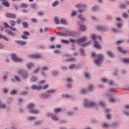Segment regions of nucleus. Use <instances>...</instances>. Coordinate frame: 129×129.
Wrapping results in <instances>:
<instances>
[{
  "instance_id": "f257e3e1",
  "label": "nucleus",
  "mask_w": 129,
  "mask_h": 129,
  "mask_svg": "<svg viewBox=\"0 0 129 129\" xmlns=\"http://www.w3.org/2000/svg\"><path fill=\"white\" fill-rule=\"evenodd\" d=\"M49 87V85H45L42 87L41 86H36L35 85H33L31 87V89H33V90H35L36 89V90H41L42 88L43 89H47Z\"/></svg>"
},
{
  "instance_id": "f03ea898",
  "label": "nucleus",
  "mask_w": 129,
  "mask_h": 129,
  "mask_svg": "<svg viewBox=\"0 0 129 129\" xmlns=\"http://www.w3.org/2000/svg\"><path fill=\"white\" fill-rule=\"evenodd\" d=\"M35 107V105L34 104H29L27 105V108L30 109V113H33L37 114V113H39V111L37 110H33V109Z\"/></svg>"
},
{
  "instance_id": "7ed1b4c3",
  "label": "nucleus",
  "mask_w": 129,
  "mask_h": 129,
  "mask_svg": "<svg viewBox=\"0 0 129 129\" xmlns=\"http://www.w3.org/2000/svg\"><path fill=\"white\" fill-rule=\"evenodd\" d=\"M55 91L53 90H48L47 91V94H43L40 95V98H42V99L44 98H47L49 96H51V92H54Z\"/></svg>"
},
{
  "instance_id": "20e7f679",
  "label": "nucleus",
  "mask_w": 129,
  "mask_h": 129,
  "mask_svg": "<svg viewBox=\"0 0 129 129\" xmlns=\"http://www.w3.org/2000/svg\"><path fill=\"white\" fill-rule=\"evenodd\" d=\"M98 59H96L95 62L97 64H101L103 61V56L102 55H98L97 56Z\"/></svg>"
},
{
  "instance_id": "39448f33",
  "label": "nucleus",
  "mask_w": 129,
  "mask_h": 129,
  "mask_svg": "<svg viewBox=\"0 0 129 129\" xmlns=\"http://www.w3.org/2000/svg\"><path fill=\"white\" fill-rule=\"evenodd\" d=\"M85 106L86 107H93V106H96V104L93 102H89L88 101L85 102Z\"/></svg>"
},
{
  "instance_id": "423d86ee",
  "label": "nucleus",
  "mask_w": 129,
  "mask_h": 129,
  "mask_svg": "<svg viewBox=\"0 0 129 129\" xmlns=\"http://www.w3.org/2000/svg\"><path fill=\"white\" fill-rule=\"evenodd\" d=\"M77 8H79V13H82L84 9L87 8V6L81 4H78L76 6Z\"/></svg>"
},
{
  "instance_id": "0eeeda50",
  "label": "nucleus",
  "mask_w": 129,
  "mask_h": 129,
  "mask_svg": "<svg viewBox=\"0 0 129 129\" xmlns=\"http://www.w3.org/2000/svg\"><path fill=\"white\" fill-rule=\"evenodd\" d=\"M11 59L13 60V62H22V61H23V59L17 57L15 54L11 55Z\"/></svg>"
},
{
  "instance_id": "6e6552de",
  "label": "nucleus",
  "mask_w": 129,
  "mask_h": 129,
  "mask_svg": "<svg viewBox=\"0 0 129 129\" xmlns=\"http://www.w3.org/2000/svg\"><path fill=\"white\" fill-rule=\"evenodd\" d=\"M41 56L40 54H30L28 55V58L30 59H40Z\"/></svg>"
},
{
  "instance_id": "1a4fd4ad",
  "label": "nucleus",
  "mask_w": 129,
  "mask_h": 129,
  "mask_svg": "<svg viewBox=\"0 0 129 129\" xmlns=\"http://www.w3.org/2000/svg\"><path fill=\"white\" fill-rule=\"evenodd\" d=\"M48 116H51V119L54 121H58L59 120V118L53 114H48Z\"/></svg>"
},
{
  "instance_id": "9d476101",
  "label": "nucleus",
  "mask_w": 129,
  "mask_h": 129,
  "mask_svg": "<svg viewBox=\"0 0 129 129\" xmlns=\"http://www.w3.org/2000/svg\"><path fill=\"white\" fill-rule=\"evenodd\" d=\"M7 18H10L11 19H16L17 15L13 13H6Z\"/></svg>"
},
{
  "instance_id": "9b49d317",
  "label": "nucleus",
  "mask_w": 129,
  "mask_h": 129,
  "mask_svg": "<svg viewBox=\"0 0 129 129\" xmlns=\"http://www.w3.org/2000/svg\"><path fill=\"white\" fill-rule=\"evenodd\" d=\"M66 36H72V37H74V36H75V32H73V31H70L69 30H66V33H65Z\"/></svg>"
},
{
  "instance_id": "f8f14e48",
  "label": "nucleus",
  "mask_w": 129,
  "mask_h": 129,
  "mask_svg": "<svg viewBox=\"0 0 129 129\" xmlns=\"http://www.w3.org/2000/svg\"><path fill=\"white\" fill-rule=\"evenodd\" d=\"M18 73H19V74H22V75L24 78H26V77H28V74L22 70H19L18 71Z\"/></svg>"
},
{
  "instance_id": "ddd939ff",
  "label": "nucleus",
  "mask_w": 129,
  "mask_h": 129,
  "mask_svg": "<svg viewBox=\"0 0 129 129\" xmlns=\"http://www.w3.org/2000/svg\"><path fill=\"white\" fill-rule=\"evenodd\" d=\"M70 58V56H69L68 54L66 55V59L67 62H74V61H75V59Z\"/></svg>"
},
{
  "instance_id": "4468645a",
  "label": "nucleus",
  "mask_w": 129,
  "mask_h": 129,
  "mask_svg": "<svg viewBox=\"0 0 129 129\" xmlns=\"http://www.w3.org/2000/svg\"><path fill=\"white\" fill-rule=\"evenodd\" d=\"M86 40H87V38L86 37H85L78 39L77 42L79 44H81V43H82L83 42H85Z\"/></svg>"
},
{
  "instance_id": "2eb2a0df",
  "label": "nucleus",
  "mask_w": 129,
  "mask_h": 129,
  "mask_svg": "<svg viewBox=\"0 0 129 129\" xmlns=\"http://www.w3.org/2000/svg\"><path fill=\"white\" fill-rule=\"evenodd\" d=\"M97 38H99V40H102V37L101 36L98 37L97 35L93 34L92 35V39H93V40H96V39H97Z\"/></svg>"
},
{
  "instance_id": "dca6fc26",
  "label": "nucleus",
  "mask_w": 129,
  "mask_h": 129,
  "mask_svg": "<svg viewBox=\"0 0 129 129\" xmlns=\"http://www.w3.org/2000/svg\"><path fill=\"white\" fill-rule=\"evenodd\" d=\"M16 43L18 44V45H20V46H25V45L27 44L26 42L22 41H17Z\"/></svg>"
},
{
  "instance_id": "f3484780",
  "label": "nucleus",
  "mask_w": 129,
  "mask_h": 129,
  "mask_svg": "<svg viewBox=\"0 0 129 129\" xmlns=\"http://www.w3.org/2000/svg\"><path fill=\"white\" fill-rule=\"evenodd\" d=\"M95 48H97V49H101V45L97 42V41L95 40V45H94Z\"/></svg>"
},
{
  "instance_id": "a211bd4d",
  "label": "nucleus",
  "mask_w": 129,
  "mask_h": 129,
  "mask_svg": "<svg viewBox=\"0 0 129 129\" xmlns=\"http://www.w3.org/2000/svg\"><path fill=\"white\" fill-rule=\"evenodd\" d=\"M97 29L98 30H99L100 31H106V28H105L101 26H97Z\"/></svg>"
},
{
  "instance_id": "6ab92c4d",
  "label": "nucleus",
  "mask_w": 129,
  "mask_h": 129,
  "mask_svg": "<svg viewBox=\"0 0 129 129\" xmlns=\"http://www.w3.org/2000/svg\"><path fill=\"white\" fill-rule=\"evenodd\" d=\"M54 22L56 25H59V24H60L59 18H58L57 17H54Z\"/></svg>"
},
{
  "instance_id": "aec40b11",
  "label": "nucleus",
  "mask_w": 129,
  "mask_h": 129,
  "mask_svg": "<svg viewBox=\"0 0 129 129\" xmlns=\"http://www.w3.org/2000/svg\"><path fill=\"white\" fill-rule=\"evenodd\" d=\"M62 111V109L61 108H55L54 109V113H59L60 111Z\"/></svg>"
},
{
  "instance_id": "412c9836",
  "label": "nucleus",
  "mask_w": 129,
  "mask_h": 129,
  "mask_svg": "<svg viewBox=\"0 0 129 129\" xmlns=\"http://www.w3.org/2000/svg\"><path fill=\"white\" fill-rule=\"evenodd\" d=\"M59 5V1H55L54 2L52 3V7H56Z\"/></svg>"
},
{
  "instance_id": "4be33fe9",
  "label": "nucleus",
  "mask_w": 129,
  "mask_h": 129,
  "mask_svg": "<svg viewBox=\"0 0 129 129\" xmlns=\"http://www.w3.org/2000/svg\"><path fill=\"white\" fill-rule=\"evenodd\" d=\"M22 26L23 28H28V27H29V24L26 22H23L22 23Z\"/></svg>"
},
{
  "instance_id": "5701e85b",
  "label": "nucleus",
  "mask_w": 129,
  "mask_h": 129,
  "mask_svg": "<svg viewBox=\"0 0 129 129\" xmlns=\"http://www.w3.org/2000/svg\"><path fill=\"white\" fill-rule=\"evenodd\" d=\"M118 50H119L120 52H121V53H127V51L126 50H124L123 49H122V48L121 47H118Z\"/></svg>"
},
{
  "instance_id": "b1692460",
  "label": "nucleus",
  "mask_w": 129,
  "mask_h": 129,
  "mask_svg": "<svg viewBox=\"0 0 129 129\" xmlns=\"http://www.w3.org/2000/svg\"><path fill=\"white\" fill-rule=\"evenodd\" d=\"M20 8H28V4L25 3H22L20 6Z\"/></svg>"
},
{
  "instance_id": "393cba45",
  "label": "nucleus",
  "mask_w": 129,
  "mask_h": 129,
  "mask_svg": "<svg viewBox=\"0 0 129 129\" xmlns=\"http://www.w3.org/2000/svg\"><path fill=\"white\" fill-rule=\"evenodd\" d=\"M2 4L3 6H5V7H9L10 6V4H9V2L6 1L2 2Z\"/></svg>"
},
{
  "instance_id": "a878e982",
  "label": "nucleus",
  "mask_w": 129,
  "mask_h": 129,
  "mask_svg": "<svg viewBox=\"0 0 129 129\" xmlns=\"http://www.w3.org/2000/svg\"><path fill=\"white\" fill-rule=\"evenodd\" d=\"M57 35L60 37H65V33L63 32H57Z\"/></svg>"
},
{
  "instance_id": "bb28decb",
  "label": "nucleus",
  "mask_w": 129,
  "mask_h": 129,
  "mask_svg": "<svg viewBox=\"0 0 129 129\" xmlns=\"http://www.w3.org/2000/svg\"><path fill=\"white\" fill-rule=\"evenodd\" d=\"M78 18H79L80 19V20H81V21H82V22H84L85 21H86V19H85L84 17H82V15H79Z\"/></svg>"
},
{
  "instance_id": "cd10ccee",
  "label": "nucleus",
  "mask_w": 129,
  "mask_h": 129,
  "mask_svg": "<svg viewBox=\"0 0 129 129\" xmlns=\"http://www.w3.org/2000/svg\"><path fill=\"white\" fill-rule=\"evenodd\" d=\"M86 30V27L84 25L81 26V31L84 32V31Z\"/></svg>"
},
{
  "instance_id": "c85d7f7f",
  "label": "nucleus",
  "mask_w": 129,
  "mask_h": 129,
  "mask_svg": "<svg viewBox=\"0 0 129 129\" xmlns=\"http://www.w3.org/2000/svg\"><path fill=\"white\" fill-rule=\"evenodd\" d=\"M94 89V86H93V85H90L89 86V90L90 91H92V90H93V89Z\"/></svg>"
},
{
  "instance_id": "c756f323",
  "label": "nucleus",
  "mask_w": 129,
  "mask_h": 129,
  "mask_svg": "<svg viewBox=\"0 0 129 129\" xmlns=\"http://www.w3.org/2000/svg\"><path fill=\"white\" fill-rule=\"evenodd\" d=\"M10 24L12 27H14L16 25V21L14 20H11L10 21Z\"/></svg>"
},
{
  "instance_id": "7c9ffc66",
  "label": "nucleus",
  "mask_w": 129,
  "mask_h": 129,
  "mask_svg": "<svg viewBox=\"0 0 129 129\" xmlns=\"http://www.w3.org/2000/svg\"><path fill=\"white\" fill-rule=\"evenodd\" d=\"M0 39H3L5 41H9V39L6 37V36H3L2 35H0Z\"/></svg>"
},
{
  "instance_id": "2f4dec72",
  "label": "nucleus",
  "mask_w": 129,
  "mask_h": 129,
  "mask_svg": "<svg viewBox=\"0 0 129 129\" xmlns=\"http://www.w3.org/2000/svg\"><path fill=\"white\" fill-rule=\"evenodd\" d=\"M108 54L109 56H110V57H112V58H113V57H114V54L111 51H108Z\"/></svg>"
},
{
  "instance_id": "473e14b6",
  "label": "nucleus",
  "mask_w": 129,
  "mask_h": 129,
  "mask_svg": "<svg viewBox=\"0 0 129 129\" xmlns=\"http://www.w3.org/2000/svg\"><path fill=\"white\" fill-rule=\"evenodd\" d=\"M66 82L67 83H70V82H72V79L71 78H69L67 79Z\"/></svg>"
},
{
  "instance_id": "72a5a7b5",
  "label": "nucleus",
  "mask_w": 129,
  "mask_h": 129,
  "mask_svg": "<svg viewBox=\"0 0 129 129\" xmlns=\"http://www.w3.org/2000/svg\"><path fill=\"white\" fill-rule=\"evenodd\" d=\"M33 66H34V64L33 63H28V64H27V68L28 69L33 67Z\"/></svg>"
},
{
  "instance_id": "f704fd0d",
  "label": "nucleus",
  "mask_w": 129,
  "mask_h": 129,
  "mask_svg": "<svg viewBox=\"0 0 129 129\" xmlns=\"http://www.w3.org/2000/svg\"><path fill=\"white\" fill-rule=\"evenodd\" d=\"M38 78H37L35 76H33L31 78L32 81H36V80H37Z\"/></svg>"
},
{
  "instance_id": "c9c22d12",
  "label": "nucleus",
  "mask_w": 129,
  "mask_h": 129,
  "mask_svg": "<svg viewBox=\"0 0 129 129\" xmlns=\"http://www.w3.org/2000/svg\"><path fill=\"white\" fill-rule=\"evenodd\" d=\"M17 93V91L15 90H12L10 92L11 95H14V94H16Z\"/></svg>"
},
{
  "instance_id": "e433bc0d",
  "label": "nucleus",
  "mask_w": 129,
  "mask_h": 129,
  "mask_svg": "<svg viewBox=\"0 0 129 129\" xmlns=\"http://www.w3.org/2000/svg\"><path fill=\"white\" fill-rule=\"evenodd\" d=\"M110 102H115L116 100L113 97H111L110 98Z\"/></svg>"
},
{
  "instance_id": "4c0bfd02",
  "label": "nucleus",
  "mask_w": 129,
  "mask_h": 129,
  "mask_svg": "<svg viewBox=\"0 0 129 129\" xmlns=\"http://www.w3.org/2000/svg\"><path fill=\"white\" fill-rule=\"evenodd\" d=\"M23 34L24 35V36H27L30 35V33H29V32H28L27 31L23 32Z\"/></svg>"
},
{
  "instance_id": "58836bf2",
  "label": "nucleus",
  "mask_w": 129,
  "mask_h": 129,
  "mask_svg": "<svg viewBox=\"0 0 129 129\" xmlns=\"http://www.w3.org/2000/svg\"><path fill=\"white\" fill-rule=\"evenodd\" d=\"M123 62H124V63H126V64H129V59H123Z\"/></svg>"
},
{
  "instance_id": "ea45409f",
  "label": "nucleus",
  "mask_w": 129,
  "mask_h": 129,
  "mask_svg": "<svg viewBox=\"0 0 129 129\" xmlns=\"http://www.w3.org/2000/svg\"><path fill=\"white\" fill-rule=\"evenodd\" d=\"M6 33H8V35H13V33L12 32H11L10 31H9L8 30H6L5 31Z\"/></svg>"
},
{
  "instance_id": "a19ab883",
  "label": "nucleus",
  "mask_w": 129,
  "mask_h": 129,
  "mask_svg": "<svg viewBox=\"0 0 129 129\" xmlns=\"http://www.w3.org/2000/svg\"><path fill=\"white\" fill-rule=\"evenodd\" d=\"M75 67H76V66H75V64H73L71 65L69 67L70 69H74V68H75Z\"/></svg>"
},
{
  "instance_id": "79ce46f5",
  "label": "nucleus",
  "mask_w": 129,
  "mask_h": 129,
  "mask_svg": "<svg viewBox=\"0 0 129 129\" xmlns=\"http://www.w3.org/2000/svg\"><path fill=\"white\" fill-rule=\"evenodd\" d=\"M102 80L103 82H104L105 83H106V82H108V80L107 79L103 78L102 79Z\"/></svg>"
},
{
  "instance_id": "37998d69",
  "label": "nucleus",
  "mask_w": 129,
  "mask_h": 129,
  "mask_svg": "<svg viewBox=\"0 0 129 129\" xmlns=\"http://www.w3.org/2000/svg\"><path fill=\"white\" fill-rule=\"evenodd\" d=\"M39 70H40V68H38L37 69H36L35 70H34V71H33V73H37V72H39Z\"/></svg>"
},
{
  "instance_id": "c03bdc74",
  "label": "nucleus",
  "mask_w": 129,
  "mask_h": 129,
  "mask_svg": "<svg viewBox=\"0 0 129 129\" xmlns=\"http://www.w3.org/2000/svg\"><path fill=\"white\" fill-rule=\"evenodd\" d=\"M87 92V91L85 89H82L81 91V93H86Z\"/></svg>"
},
{
  "instance_id": "a18cd8bd",
  "label": "nucleus",
  "mask_w": 129,
  "mask_h": 129,
  "mask_svg": "<svg viewBox=\"0 0 129 129\" xmlns=\"http://www.w3.org/2000/svg\"><path fill=\"white\" fill-rule=\"evenodd\" d=\"M60 51L58 50H55L54 51V54H60Z\"/></svg>"
},
{
  "instance_id": "49530a36",
  "label": "nucleus",
  "mask_w": 129,
  "mask_h": 129,
  "mask_svg": "<svg viewBox=\"0 0 129 129\" xmlns=\"http://www.w3.org/2000/svg\"><path fill=\"white\" fill-rule=\"evenodd\" d=\"M31 21H32V22H33V23H37V22H38V21L37 20V19H35V18H32V19H31Z\"/></svg>"
},
{
  "instance_id": "de8ad7c7",
  "label": "nucleus",
  "mask_w": 129,
  "mask_h": 129,
  "mask_svg": "<svg viewBox=\"0 0 129 129\" xmlns=\"http://www.w3.org/2000/svg\"><path fill=\"white\" fill-rule=\"evenodd\" d=\"M85 75V77H87V78H89V77H90V75L89 74V73H86Z\"/></svg>"
},
{
  "instance_id": "09e8293b",
  "label": "nucleus",
  "mask_w": 129,
  "mask_h": 129,
  "mask_svg": "<svg viewBox=\"0 0 129 129\" xmlns=\"http://www.w3.org/2000/svg\"><path fill=\"white\" fill-rule=\"evenodd\" d=\"M3 24L5 28H9V25L8 24V23L4 22Z\"/></svg>"
},
{
  "instance_id": "8fccbe9b",
  "label": "nucleus",
  "mask_w": 129,
  "mask_h": 129,
  "mask_svg": "<svg viewBox=\"0 0 129 129\" xmlns=\"http://www.w3.org/2000/svg\"><path fill=\"white\" fill-rule=\"evenodd\" d=\"M15 79H16V80L17 81L20 82V78H19V77L15 76Z\"/></svg>"
},
{
  "instance_id": "3c124183",
  "label": "nucleus",
  "mask_w": 129,
  "mask_h": 129,
  "mask_svg": "<svg viewBox=\"0 0 129 129\" xmlns=\"http://www.w3.org/2000/svg\"><path fill=\"white\" fill-rule=\"evenodd\" d=\"M120 8H121L122 9H124L125 8H126V5H123V4H121L120 5Z\"/></svg>"
},
{
  "instance_id": "603ef678",
  "label": "nucleus",
  "mask_w": 129,
  "mask_h": 129,
  "mask_svg": "<svg viewBox=\"0 0 129 129\" xmlns=\"http://www.w3.org/2000/svg\"><path fill=\"white\" fill-rule=\"evenodd\" d=\"M37 14L38 16H43V15H44V13L42 12H38Z\"/></svg>"
},
{
  "instance_id": "864d4df0",
  "label": "nucleus",
  "mask_w": 129,
  "mask_h": 129,
  "mask_svg": "<svg viewBox=\"0 0 129 129\" xmlns=\"http://www.w3.org/2000/svg\"><path fill=\"white\" fill-rule=\"evenodd\" d=\"M28 119H29V120H34L36 119V118L34 117H30L29 118H28Z\"/></svg>"
},
{
  "instance_id": "5fc2aeb1",
  "label": "nucleus",
  "mask_w": 129,
  "mask_h": 129,
  "mask_svg": "<svg viewBox=\"0 0 129 129\" xmlns=\"http://www.w3.org/2000/svg\"><path fill=\"white\" fill-rule=\"evenodd\" d=\"M60 23L61 24H65V20L61 18L60 20Z\"/></svg>"
},
{
  "instance_id": "6e6d98bb",
  "label": "nucleus",
  "mask_w": 129,
  "mask_h": 129,
  "mask_svg": "<svg viewBox=\"0 0 129 129\" xmlns=\"http://www.w3.org/2000/svg\"><path fill=\"white\" fill-rule=\"evenodd\" d=\"M112 92H114V89H111L110 91L109 92V94L110 95H112Z\"/></svg>"
},
{
  "instance_id": "4d7b16f0",
  "label": "nucleus",
  "mask_w": 129,
  "mask_h": 129,
  "mask_svg": "<svg viewBox=\"0 0 129 129\" xmlns=\"http://www.w3.org/2000/svg\"><path fill=\"white\" fill-rule=\"evenodd\" d=\"M45 80H41L39 82V84H44L45 83Z\"/></svg>"
},
{
  "instance_id": "13d9d810",
  "label": "nucleus",
  "mask_w": 129,
  "mask_h": 129,
  "mask_svg": "<svg viewBox=\"0 0 129 129\" xmlns=\"http://www.w3.org/2000/svg\"><path fill=\"white\" fill-rule=\"evenodd\" d=\"M122 41L121 40H119L118 41H117L116 44H117L118 45H120V44H121V43H122Z\"/></svg>"
},
{
  "instance_id": "bf43d9fd",
  "label": "nucleus",
  "mask_w": 129,
  "mask_h": 129,
  "mask_svg": "<svg viewBox=\"0 0 129 129\" xmlns=\"http://www.w3.org/2000/svg\"><path fill=\"white\" fill-rule=\"evenodd\" d=\"M16 22L17 24H20V23H21V19H20V18H18L16 20Z\"/></svg>"
},
{
  "instance_id": "052dcab7",
  "label": "nucleus",
  "mask_w": 129,
  "mask_h": 129,
  "mask_svg": "<svg viewBox=\"0 0 129 129\" xmlns=\"http://www.w3.org/2000/svg\"><path fill=\"white\" fill-rule=\"evenodd\" d=\"M48 70V67H47L44 66L42 68V70Z\"/></svg>"
},
{
  "instance_id": "680f3d73",
  "label": "nucleus",
  "mask_w": 129,
  "mask_h": 129,
  "mask_svg": "<svg viewBox=\"0 0 129 129\" xmlns=\"http://www.w3.org/2000/svg\"><path fill=\"white\" fill-rule=\"evenodd\" d=\"M68 88H71L72 87V85L69 84L67 85Z\"/></svg>"
},
{
  "instance_id": "e2e57ef3",
  "label": "nucleus",
  "mask_w": 129,
  "mask_h": 129,
  "mask_svg": "<svg viewBox=\"0 0 129 129\" xmlns=\"http://www.w3.org/2000/svg\"><path fill=\"white\" fill-rule=\"evenodd\" d=\"M81 54L84 55V50H83V49H81Z\"/></svg>"
},
{
  "instance_id": "0e129e2a",
  "label": "nucleus",
  "mask_w": 129,
  "mask_h": 129,
  "mask_svg": "<svg viewBox=\"0 0 129 129\" xmlns=\"http://www.w3.org/2000/svg\"><path fill=\"white\" fill-rule=\"evenodd\" d=\"M98 9V7H94L93 8V11H97V10Z\"/></svg>"
},
{
  "instance_id": "69168bd1",
  "label": "nucleus",
  "mask_w": 129,
  "mask_h": 129,
  "mask_svg": "<svg viewBox=\"0 0 129 129\" xmlns=\"http://www.w3.org/2000/svg\"><path fill=\"white\" fill-rule=\"evenodd\" d=\"M21 38L22 39H28V37L25 36V35H21Z\"/></svg>"
},
{
  "instance_id": "338daca9",
  "label": "nucleus",
  "mask_w": 129,
  "mask_h": 129,
  "mask_svg": "<svg viewBox=\"0 0 129 129\" xmlns=\"http://www.w3.org/2000/svg\"><path fill=\"white\" fill-rule=\"evenodd\" d=\"M58 74V72L57 71H54L52 75H57Z\"/></svg>"
},
{
  "instance_id": "774afa93",
  "label": "nucleus",
  "mask_w": 129,
  "mask_h": 129,
  "mask_svg": "<svg viewBox=\"0 0 129 129\" xmlns=\"http://www.w3.org/2000/svg\"><path fill=\"white\" fill-rule=\"evenodd\" d=\"M123 16L124 18H128V15L125 13L124 14Z\"/></svg>"
}]
</instances>
